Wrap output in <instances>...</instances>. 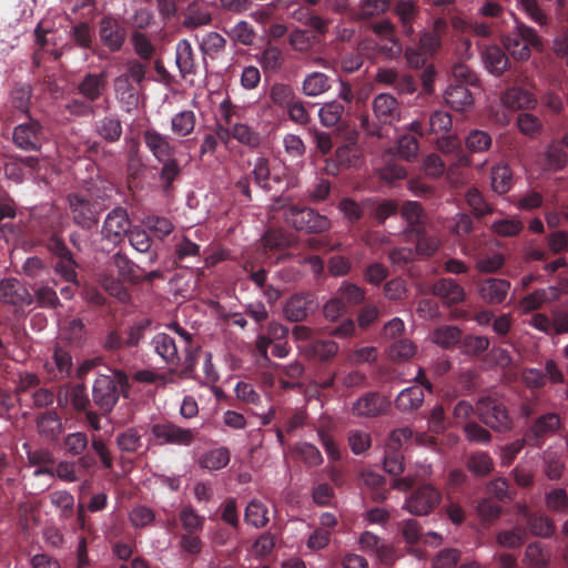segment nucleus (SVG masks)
Returning a JSON list of instances; mask_svg holds the SVG:
<instances>
[{
    "label": "nucleus",
    "mask_w": 568,
    "mask_h": 568,
    "mask_svg": "<svg viewBox=\"0 0 568 568\" xmlns=\"http://www.w3.org/2000/svg\"><path fill=\"white\" fill-rule=\"evenodd\" d=\"M129 242L140 253H149V260L153 263L156 254L151 252L152 239L145 230L133 229L128 233Z\"/></svg>",
    "instance_id": "4d7b16f0"
},
{
    "label": "nucleus",
    "mask_w": 568,
    "mask_h": 568,
    "mask_svg": "<svg viewBox=\"0 0 568 568\" xmlns=\"http://www.w3.org/2000/svg\"><path fill=\"white\" fill-rule=\"evenodd\" d=\"M503 101L508 108L514 110L532 109L537 103L532 93L518 87L508 89L504 93Z\"/></svg>",
    "instance_id": "f704fd0d"
},
{
    "label": "nucleus",
    "mask_w": 568,
    "mask_h": 568,
    "mask_svg": "<svg viewBox=\"0 0 568 568\" xmlns=\"http://www.w3.org/2000/svg\"><path fill=\"white\" fill-rule=\"evenodd\" d=\"M490 179L491 187L498 194H506L513 186V172L507 164L493 166Z\"/></svg>",
    "instance_id": "37998d69"
},
{
    "label": "nucleus",
    "mask_w": 568,
    "mask_h": 568,
    "mask_svg": "<svg viewBox=\"0 0 568 568\" xmlns=\"http://www.w3.org/2000/svg\"><path fill=\"white\" fill-rule=\"evenodd\" d=\"M356 158V150L353 144H343L335 151L334 159L328 160L326 163V172L331 175H336L341 168H348L353 164Z\"/></svg>",
    "instance_id": "c9c22d12"
},
{
    "label": "nucleus",
    "mask_w": 568,
    "mask_h": 568,
    "mask_svg": "<svg viewBox=\"0 0 568 568\" xmlns=\"http://www.w3.org/2000/svg\"><path fill=\"white\" fill-rule=\"evenodd\" d=\"M485 68L494 75H501L509 68V59L498 45H488L483 50Z\"/></svg>",
    "instance_id": "393cba45"
},
{
    "label": "nucleus",
    "mask_w": 568,
    "mask_h": 568,
    "mask_svg": "<svg viewBox=\"0 0 568 568\" xmlns=\"http://www.w3.org/2000/svg\"><path fill=\"white\" fill-rule=\"evenodd\" d=\"M430 292L449 307L464 302L466 298L465 288L450 277H442L436 281L432 285Z\"/></svg>",
    "instance_id": "aec40b11"
},
{
    "label": "nucleus",
    "mask_w": 568,
    "mask_h": 568,
    "mask_svg": "<svg viewBox=\"0 0 568 568\" xmlns=\"http://www.w3.org/2000/svg\"><path fill=\"white\" fill-rule=\"evenodd\" d=\"M510 290V282L505 278L487 277L477 283L479 297L489 305L501 304Z\"/></svg>",
    "instance_id": "4468645a"
},
{
    "label": "nucleus",
    "mask_w": 568,
    "mask_h": 568,
    "mask_svg": "<svg viewBox=\"0 0 568 568\" xmlns=\"http://www.w3.org/2000/svg\"><path fill=\"white\" fill-rule=\"evenodd\" d=\"M388 8L389 0H363L359 8L354 12V20H371L386 12Z\"/></svg>",
    "instance_id": "3c124183"
},
{
    "label": "nucleus",
    "mask_w": 568,
    "mask_h": 568,
    "mask_svg": "<svg viewBox=\"0 0 568 568\" xmlns=\"http://www.w3.org/2000/svg\"><path fill=\"white\" fill-rule=\"evenodd\" d=\"M141 282V267L122 252L109 257L100 276L102 287L120 301L129 297L124 283L138 284Z\"/></svg>",
    "instance_id": "f257e3e1"
},
{
    "label": "nucleus",
    "mask_w": 568,
    "mask_h": 568,
    "mask_svg": "<svg viewBox=\"0 0 568 568\" xmlns=\"http://www.w3.org/2000/svg\"><path fill=\"white\" fill-rule=\"evenodd\" d=\"M87 336L85 325L80 318L67 320L60 328V337L72 347L81 346Z\"/></svg>",
    "instance_id": "473e14b6"
},
{
    "label": "nucleus",
    "mask_w": 568,
    "mask_h": 568,
    "mask_svg": "<svg viewBox=\"0 0 568 568\" xmlns=\"http://www.w3.org/2000/svg\"><path fill=\"white\" fill-rule=\"evenodd\" d=\"M455 29L460 30L464 33H468L478 38L487 39L491 36V26L489 23L477 21V20H463L458 19L454 21Z\"/></svg>",
    "instance_id": "6e6d98bb"
},
{
    "label": "nucleus",
    "mask_w": 568,
    "mask_h": 568,
    "mask_svg": "<svg viewBox=\"0 0 568 568\" xmlns=\"http://www.w3.org/2000/svg\"><path fill=\"white\" fill-rule=\"evenodd\" d=\"M0 301L13 306H23L30 305L33 298L20 281L11 277L0 281Z\"/></svg>",
    "instance_id": "6ab92c4d"
},
{
    "label": "nucleus",
    "mask_w": 568,
    "mask_h": 568,
    "mask_svg": "<svg viewBox=\"0 0 568 568\" xmlns=\"http://www.w3.org/2000/svg\"><path fill=\"white\" fill-rule=\"evenodd\" d=\"M445 102L456 111H464L473 104V94L463 83L450 82L444 94Z\"/></svg>",
    "instance_id": "a878e982"
},
{
    "label": "nucleus",
    "mask_w": 568,
    "mask_h": 568,
    "mask_svg": "<svg viewBox=\"0 0 568 568\" xmlns=\"http://www.w3.org/2000/svg\"><path fill=\"white\" fill-rule=\"evenodd\" d=\"M245 521L256 528L264 527L268 523V509L260 500H251L245 508Z\"/></svg>",
    "instance_id": "09e8293b"
},
{
    "label": "nucleus",
    "mask_w": 568,
    "mask_h": 568,
    "mask_svg": "<svg viewBox=\"0 0 568 568\" xmlns=\"http://www.w3.org/2000/svg\"><path fill=\"white\" fill-rule=\"evenodd\" d=\"M26 170L31 173L38 172L40 170L39 159L37 156L13 155L8 159L3 166L4 175L16 183L23 182Z\"/></svg>",
    "instance_id": "412c9836"
},
{
    "label": "nucleus",
    "mask_w": 568,
    "mask_h": 568,
    "mask_svg": "<svg viewBox=\"0 0 568 568\" xmlns=\"http://www.w3.org/2000/svg\"><path fill=\"white\" fill-rule=\"evenodd\" d=\"M64 110L73 116L89 118L95 114V106L89 100L82 98H72L68 100Z\"/></svg>",
    "instance_id": "774afa93"
},
{
    "label": "nucleus",
    "mask_w": 568,
    "mask_h": 568,
    "mask_svg": "<svg viewBox=\"0 0 568 568\" xmlns=\"http://www.w3.org/2000/svg\"><path fill=\"white\" fill-rule=\"evenodd\" d=\"M195 123V113L191 110H183L171 119V131L175 135L184 138L194 131Z\"/></svg>",
    "instance_id": "a18cd8bd"
},
{
    "label": "nucleus",
    "mask_w": 568,
    "mask_h": 568,
    "mask_svg": "<svg viewBox=\"0 0 568 568\" xmlns=\"http://www.w3.org/2000/svg\"><path fill=\"white\" fill-rule=\"evenodd\" d=\"M132 45L139 60L149 63L155 54V47L146 34L141 32H133Z\"/></svg>",
    "instance_id": "13d9d810"
},
{
    "label": "nucleus",
    "mask_w": 568,
    "mask_h": 568,
    "mask_svg": "<svg viewBox=\"0 0 568 568\" xmlns=\"http://www.w3.org/2000/svg\"><path fill=\"white\" fill-rule=\"evenodd\" d=\"M26 121L17 124L12 131V143L24 152L40 151L45 140V132L42 123L32 118L26 116Z\"/></svg>",
    "instance_id": "423d86ee"
},
{
    "label": "nucleus",
    "mask_w": 568,
    "mask_h": 568,
    "mask_svg": "<svg viewBox=\"0 0 568 568\" xmlns=\"http://www.w3.org/2000/svg\"><path fill=\"white\" fill-rule=\"evenodd\" d=\"M69 211L74 224L91 230L99 223L100 207L97 201L82 193H70L67 196Z\"/></svg>",
    "instance_id": "39448f33"
},
{
    "label": "nucleus",
    "mask_w": 568,
    "mask_h": 568,
    "mask_svg": "<svg viewBox=\"0 0 568 568\" xmlns=\"http://www.w3.org/2000/svg\"><path fill=\"white\" fill-rule=\"evenodd\" d=\"M263 244L271 251L283 250L291 244L290 235L280 229H268L262 237Z\"/></svg>",
    "instance_id": "338daca9"
},
{
    "label": "nucleus",
    "mask_w": 568,
    "mask_h": 568,
    "mask_svg": "<svg viewBox=\"0 0 568 568\" xmlns=\"http://www.w3.org/2000/svg\"><path fill=\"white\" fill-rule=\"evenodd\" d=\"M232 138L250 148H256L261 143L260 134L244 123H235L231 126Z\"/></svg>",
    "instance_id": "e2e57ef3"
},
{
    "label": "nucleus",
    "mask_w": 568,
    "mask_h": 568,
    "mask_svg": "<svg viewBox=\"0 0 568 568\" xmlns=\"http://www.w3.org/2000/svg\"><path fill=\"white\" fill-rule=\"evenodd\" d=\"M430 341L444 349H450L462 341V331L456 326H439L432 332Z\"/></svg>",
    "instance_id": "e433bc0d"
},
{
    "label": "nucleus",
    "mask_w": 568,
    "mask_h": 568,
    "mask_svg": "<svg viewBox=\"0 0 568 568\" xmlns=\"http://www.w3.org/2000/svg\"><path fill=\"white\" fill-rule=\"evenodd\" d=\"M359 548L385 565L393 564L396 559L393 547L371 531H364L359 536Z\"/></svg>",
    "instance_id": "2eb2a0df"
},
{
    "label": "nucleus",
    "mask_w": 568,
    "mask_h": 568,
    "mask_svg": "<svg viewBox=\"0 0 568 568\" xmlns=\"http://www.w3.org/2000/svg\"><path fill=\"white\" fill-rule=\"evenodd\" d=\"M404 48L397 37L378 39L372 47V54L376 59L392 61L403 54Z\"/></svg>",
    "instance_id": "2f4dec72"
},
{
    "label": "nucleus",
    "mask_w": 568,
    "mask_h": 568,
    "mask_svg": "<svg viewBox=\"0 0 568 568\" xmlns=\"http://www.w3.org/2000/svg\"><path fill=\"white\" fill-rule=\"evenodd\" d=\"M36 301L40 307L55 308L60 305L55 290L47 284L34 283L32 286Z\"/></svg>",
    "instance_id": "052dcab7"
},
{
    "label": "nucleus",
    "mask_w": 568,
    "mask_h": 568,
    "mask_svg": "<svg viewBox=\"0 0 568 568\" xmlns=\"http://www.w3.org/2000/svg\"><path fill=\"white\" fill-rule=\"evenodd\" d=\"M202 0H190L183 11V23L187 28H196L209 24L212 20L211 14L200 8Z\"/></svg>",
    "instance_id": "ea45409f"
},
{
    "label": "nucleus",
    "mask_w": 568,
    "mask_h": 568,
    "mask_svg": "<svg viewBox=\"0 0 568 568\" xmlns=\"http://www.w3.org/2000/svg\"><path fill=\"white\" fill-rule=\"evenodd\" d=\"M568 163V153L562 145L551 143L547 146L544 158V170L557 172L562 170Z\"/></svg>",
    "instance_id": "58836bf2"
},
{
    "label": "nucleus",
    "mask_w": 568,
    "mask_h": 568,
    "mask_svg": "<svg viewBox=\"0 0 568 568\" xmlns=\"http://www.w3.org/2000/svg\"><path fill=\"white\" fill-rule=\"evenodd\" d=\"M504 45L510 53V55L519 61L528 60L530 57V50L524 44L521 39L517 37L515 28L504 38Z\"/></svg>",
    "instance_id": "680f3d73"
},
{
    "label": "nucleus",
    "mask_w": 568,
    "mask_h": 568,
    "mask_svg": "<svg viewBox=\"0 0 568 568\" xmlns=\"http://www.w3.org/2000/svg\"><path fill=\"white\" fill-rule=\"evenodd\" d=\"M334 294L347 310L363 304L366 297L363 287L347 281L342 282Z\"/></svg>",
    "instance_id": "72a5a7b5"
},
{
    "label": "nucleus",
    "mask_w": 568,
    "mask_h": 568,
    "mask_svg": "<svg viewBox=\"0 0 568 568\" xmlns=\"http://www.w3.org/2000/svg\"><path fill=\"white\" fill-rule=\"evenodd\" d=\"M131 221L125 209L118 206L110 211L102 226V235L112 243H119L129 233Z\"/></svg>",
    "instance_id": "ddd939ff"
},
{
    "label": "nucleus",
    "mask_w": 568,
    "mask_h": 568,
    "mask_svg": "<svg viewBox=\"0 0 568 568\" xmlns=\"http://www.w3.org/2000/svg\"><path fill=\"white\" fill-rule=\"evenodd\" d=\"M465 200L478 219L493 212L491 205L486 202L483 194L475 187L467 190Z\"/></svg>",
    "instance_id": "69168bd1"
},
{
    "label": "nucleus",
    "mask_w": 568,
    "mask_h": 568,
    "mask_svg": "<svg viewBox=\"0 0 568 568\" xmlns=\"http://www.w3.org/2000/svg\"><path fill=\"white\" fill-rule=\"evenodd\" d=\"M402 216L408 223L407 234L415 230H420V227L426 226V214L418 202H405L404 205L402 206Z\"/></svg>",
    "instance_id": "a19ab883"
},
{
    "label": "nucleus",
    "mask_w": 568,
    "mask_h": 568,
    "mask_svg": "<svg viewBox=\"0 0 568 568\" xmlns=\"http://www.w3.org/2000/svg\"><path fill=\"white\" fill-rule=\"evenodd\" d=\"M372 110L375 122H371L368 116L362 118V128L367 135L382 136L381 125H392L400 120L402 109L399 102L389 93L377 94L372 102Z\"/></svg>",
    "instance_id": "f03ea898"
},
{
    "label": "nucleus",
    "mask_w": 568,
    "mask_h": 568,
    "mask_svg": "<svg viewBox=\"0 0 568 568\" xmlns=\"http://www.w3.org/2000/svg\"><path fill=\"white\" fill-rule=\"evenodd\" d=\"M152 434L160 444H174L182 446L190 445L195 436V433L192 429L182 428L170 423L154 425L152 427Z\"/></svg>",
    "instance_id": "f3484780"
},
{
    "label": "nucleus",
    "mask_w": 568,
    "mask_h": 568,
    "mask_svg": "<svg viewBox=\"0 0 568 568\" xmlns=\"http://www.w3.org/2000/svg\"><path fill=\"white\" fill-rule=\"evenodd\" d=\"M143 142L158 162L174 158L175 146L171 143L170 136L160 133L154 129L143 132Z\"/></svg>",
    "instance_id": "a211bd4d"
},
{
    "label": "nucleus",
    "mask_w": 568,
    "mask_h": 568,
    "mask_svg": "<svg viewBox=\"0 0 568 568\" xmlns=\"http://www.w3.org/2000/svg\"><path fill=\"white\" fill-rule=\"evenodd\" d=\"M347 115L345 104L338 100L325 102L318 110L321 124L326 128L345 123Z\"/></svg>",
    "instance_id": "cd10ccee"
},
{
    "label": "nucleus",
    "mask_w": 568,
    "mask_h": 568,
    "mask_svg": "<svg viewBox=\"0 0 568 568\" xmlns=\"http://www.w3.org/2000/svg\"><path fill=\"white\" fill-rule=\"evenodd\" d=\"M388 407L389 402L385 397L369 394L359 398L354 404L353 412L358 416L371 417L385 413Z\"/></svg>",
    "instance_id": "c85d7f7f"
},
{
    "label": "nucleus",
    "mask_w": 568,
    "mask_h": 568,
    "mask_svg": "<svg viewBox=\"0 0 568 568\" xmlns=\"http://www.w3.org/2000/svg\"><path fill=\"white\" fill-rule=\"evenodd\" d=\"M230 462V452L225 447L211 449L199 458V464L207 470H219L224 468Z\"/></svg>",
    "instance_id": "c03bdc74"
},
{
    "label": "nucleus",
    "mask_w": 568,
    "mask_h": 568,
    "mask_svg": "<svg viewBox=\"0 0 568 568\" xmlns=\"http://www.w3.org/2000/svg\"><path fill=\"white\" fill-rule=\"evenodd\" d=\"M424 402V392L420 386H410L403 389L396 398V406L403 412L417 409Z\"/></svg>",
    "instance_id": "79ce46f5"
},
{
    "label": "nucleus",
    "mask_w": 568,
    "mask_h": 568,
    "mask_svg": "<svg viewBox=\"0 0 568 568\" xmlns=\"http://www.w3.org/2000/svg\"><path fill=\"white\" fill-rule=\"evenodd\" d=\"M175 62L182 78L195 74L196 63L192 44L189 40L182 39L175 48Z\"/></svg>",
    "instance_id": "c756f323"
},
{
    "label": "nucleus",
    "mask_w": 568,
    "mask_h": 568,
    "mask_svg": "<svg viewBox=\"0 0 568 568\" xmlns=\"http://www.w3.org/2000/svg\"><path fill=\"white\" fill-rule=\"evenodd\" d=\"M296 98L294 89L287 83H274L270 89V99L278 108L286 109Z\"/></svg>",
    "instance_id": "864d4df0"
},
{
    "label": "nucleus",
    "mask_w": 568,
    "mask_h": 568,
    "mask_svg": "<svg viewBox=\"0 0 568 568\" xmlns=\"http://www.w3.org/2000/svg\"><path fill=\"white\" fill-rule=\"evenodd\" d=\"M94 132L108 143H114L122 135V123L116 114H106L94 122Z\"/></svg>",
    "instance_id": "bb28decb"
},
{
    "label": "nucleus",
    "mask_w": 568,
    "mask_h": 568,
    "mask_svg": "<svg viewBox=\"0 0 568 568\" xmlns=\"http://www.w3.org/2000/svg\"><path fill=\"white\" fill-rule=\"evenodd\" d=\"M477 413L481 422L495 430L501 432L511 427V418L506 408L494 398H481L477 404Z\"/></svg>",
    "instance_id": "9d476101"
},
{
    "label": "nucleus",
    "mask_w": 568,
    "mask_h": 568,
    "mask_svg": "<svg viewBox=\"0 0 568 568\" xmlns=\"http://www.w3.org/2000/svg\"><path fill=\"white\" fill-rule=\"evenodd\" d=\"M285 222L297 231L322 233L331 227V221L307 206L292 205L284 212Z\"/></svg>",
    "instance_id": "7ed1b4c3"
},
{
    "label": "nucleus",
    "mask_w": 568,
    "mask_h": 568,
    "mask_svg": "<svg viewBox=\"0 0 568 568\" xmlns=\"http://www.w3.org/2000/svg\"><path fill=\"white\" fill-rule=\"evenodd\" d=\"M453 122L449 113L444 111H434L427 120V134L445 135L452 129Z\"/></svg>",
    "instance_id": "5fc2aeb1"
},
{
    "label": "nucleus",
    "mask_w": 568,
    "mask_h": 568,
    "mask_svg": "<svg viewBox=\"0 0 568 568\" xmlns=\"http://www.w3.org/2000/svg\"><path fill=\"white\" fill-rule=\"evenodd\" d=\"M394 14L397 17L402 34L413 40L415 36V23L420 16L418 0H394Z\"/></svg>",
    "instance_id": "f8f14e48"
},
{
    "label": "nucleus",
    "mask_w": 568,
    "mask_h": 568,
    "mask_svg": "<svg viewBox=\"0 0 568 568\" xmlns=\"http://www.w3.org/2000/svg\"><path fill=\"white\" fill-rule=\"evenodd\" d=\"M264 72L274 73L277 72L284 62V55L280 48L274 45L266 47L258 58Z\"/></svg>",
    "instance_id": "603ef678"
},
{
    "label": "nucleus",
    "mask_w": 568,
    "mask_h": 568,
    "mask_svg": "<svg viewBox=\"0 0 568 568\" xmlns=\"http://www.w3.org/2000/svg\"><path fill=\"white\" fill-rule=\"evenodd\" d=\"M318 307L317 295L313 291H300L285 300L282 316L291 323H302L314 315Z\"/></svg>",
    "instance_id": "20e7f679"
},
{
    "label": "nucleus",
    "mask_w": 568,
    "mask_h": 568,
    "mask_svg": "<svg viewBox=\"0 0 568 568\" xmlns=\"http://www.w3.org/2000/svg\"><path fill=\"white\" fill-rule=\"evenodd\" d=\"M332 78L318 71L305 75L302 81L301 91L308 98H316L326 93L332 88Z\"/></svg>",
    "instance_id": "b1692460"
},
{
    "label": "nucleus",
    "mask_w": 568,
    "mask_h": 568,
    "mask_svg": "<svg viewBox=\"0 0 568 568\" xmlns=\"http://www.w3.org/2000/svg\"><path fill=\"white\" fill-rule=\"evenodd\" d=\"M116 99L130 111L139 104V89L135 82L126 77L118 75L113 81Z\"/></svg>",
    "instance_id": "5701e85b"
},
{
    "label": "nucleus",
    "mask_w": 568,
    "mask_h": 568,
    "mask_svg": "<svg viewBox=\"0 0 568 568\" xmlns=\"http://www.w3.org/2000/svg\"><path fill=\"white\" fill-rule=\"evenodd\" d=\"M124 386L121 375H100L93 384V399L105 413H109L116 404Z\"/></svg>",
    "instance_id": "0eeeda50"
},
{
    "label": "nucleus",
    "mask_w": 568,
    "mask_h": 568,
    "mask_svg": "<svg viewBox=\"0 0 568 568\" xmlns=\"http://www.w3.org/2000/svg\"><path fill=\"white\" fill-rule=\"evenodd\" d=\"M442 500L440 493L432 485H424L410 494L403 508L416 516L429 514Z\"/></svg>",
    "instance_id": "1a4fd4ad"
},
{
    "label": "nucleus",
    "mask_w": 568,
    "mask_h": 568,
    "mask_svg": "<svg viewBox=\"0 0 568 568\" xmlns=\"http://www.w3.org/2000/svg\"><path fill=\"white\" fill-rule=\"evenodd\" d=\"M32 88L30 84L18 83L10 92L9 101L13 109L22 114L30 115Z\"/></svg>",
    "instance_id": "4c0bfd02"
},
{
    "label": "nucleus",
    "mask_w": 568,
    "mask_h": 568,
    "mask_svg": "<svg viewBox=\"0 0 568 568\" xmlns=\"http://www.w3.org/2000/svg\"><path fill=\"white\" fill-rule=\"evenodd\" d=\"M408 236L415 241V254L423 257L434 255L440 246L437 235L429 233L426 226L408 233Z\"/></svg>",
    "instance_id": "4be33fe9"
},
{
    "label": "nucleus",
    "mask_w": 568,
    "mask_h": 568,
    "mask_svg": "<svg viewBox=\"0 0 568 568\" xmlns=\"http://www.w3.org/2000/svg\"><path fill=\"white\" fill-rule=\"evenodd\" d=\"M560 426V419L557 414L549 413L539 417L534 426L531 433L535 437H544L554 434Z\"/></svg>",
    "instance_id": "0e129e2a"
},
{
    "label": "nucleus",
    "mask_w": 568,
    "mask_h": 568,
    "mask_svg": "<svg viewBox=\"0 0 568 568\" xmlns=\"http://www.w3.org/2000/svg\"><path fill=\"white\" fill-rule=\"evenodd\" d=\"M493 138L484 130L473 129L465 138L466 149L471 153H481L491 146Z\"/></svg>",
    "instance_id": "de8ad7c7"
},
{
    "label": "nucleus",
    "mask_w": 568,
    "mask_h": 568,
    "mask_svg": "<svg viewBox=\"0 0 568 568\" xmlns=\"http://www.w3.org/2000/svg\"><path fill=\"white\" fill-rule=\"evenodd\" d=\"M404 332L405 324L399 317H394L384 325L382 337L390 342V355H416V345L402 337Z\"/></svg>",
    "instance_id": "9b49d317"
},
{
    "label": "nucleus",
    "mask_w": 568,
    "mask_h": 568,
    "mask_svg": "<svg viewBox=\"0 0 568 568\" xmlns=\"http://www.w3.org/2000/svg\"><path fill=\"white\" fill-rule=\"evenodd\" d=\"M70 37L81 49L91 50L100 59L106 58L105 51L93 48V33L88 22H79L70 30Z\"/></svg>",
    "instance_id": "7c9ffc66"
},
{
    "label": "nucleus",
    "mask_w": 568,
    "mask_h": 568,
    "mask_svg": "<svg viewBox=\"0 0 568 568\" xmlns=\"http://www.w3.org/2000/svg\"><path fill=\"white\" fill-rule=\"evenodd\" d=\"M160 163H162L159 172L161 186L164 193H169L173 189V183L180 176L182 169L175 158L161 161Z\"/></svg>",
    "instance_id": "49530a36"
},
{
    "label": "nucleus",
    "mask_w": 568,
    "mask_h": 568,
    "mask_svg": "<svg viewBox=\"0 0 568 568\" xmlns=\"http://www.w3.org/2000/svg\"><path fill=\"white\" fill-rule=\"evenodd\" d=\"M128 38L124 22L112 16H104L99 22V39L109 53L122 50Z\"/></svg>",
    "instance_id": "6e6552de"
},
{
    "label": "nucleus",
    "mask_w": 568,
    "mask_h": 568,
    "mask_svg": "<svg viewBox=\"0 0 568 568\" xmlns=\"http://www.w3.org/2000/svg\"><path fill=\"white\" fill-rule=\"evenodd\" d=\"M108 89V73L101 71L98 73L89 72L77 84V92L94 103L100 100Z\"/></svg>",
    "instance_id": "dca6fc26"
},
{
    "label": "nucleus",
    "mask_w": 568,
    "mask_h": 568,
    "mask_svg": "<svg viewBox=\"0 0 568 568\" xmlns=\"http://www.w3.org/2000/svg\"><path fill=\"white\" fill-rule=\"evenodd\" d=\"M23 273L34 283L43 282L50 275V268L38 257H28L22 265Z\"/></svg>",
    "instance_id": "bf43d9fd"
},
{
    "label": "nucleus",
    "mask_w": 568,
    "mask_h": 568,
    "mask_svg": "<svg viewBox=\"0 0 568 568\" xmlns=\"http://www.w3.org/2000/svg\"><path fill=\"white\" fill-rule=\"evenodd\" d=\"M226 47L225 38L217 32H209L203 36L200 48L204 55L210 57L211 59L217 58L221 53L224 52Z\"/></svg>",
    "instance_id": "8fccbe9b"
}]
</instances>
